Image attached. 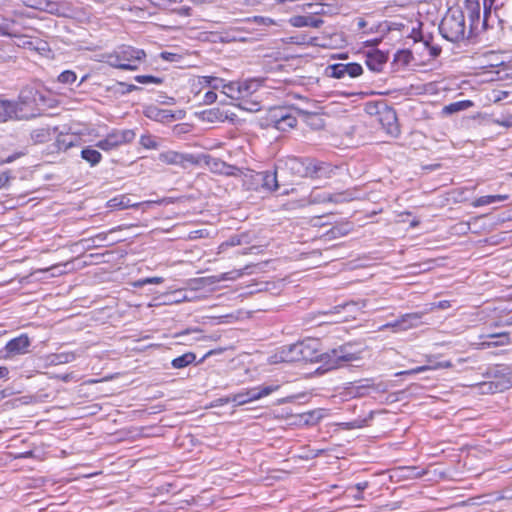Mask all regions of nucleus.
Returning a JSON list of instances; mask_svg holds the SVG:
<instances>
[{"mask_svg":"<svg viewBox=\"0 0 512 512\" xmlns=\"http://www.w3.org/2000/svg\"><path fill=\"white\" fill-rule=\"evenodd\" d=\"M298 346L301 361H322L327 365V370L338 368L343 363L356 361L360 358L358 354L349 352L347 346L333 349L330 353L320 354V343L317 339H306L299 342Z\"/></svg>","mask_w":512,"mask_h":512,"instance_id":"1","label":"nucleus"},{"mask_svg":"<svg viewBox=\"0 0 512 512\" xmlns=\"http://www.w3.org/2000/svg\"><path fill=\"white\" fill-rule=\"evenodd\" d=\"M439 30L441 35L450 42H460L467 39V27L464 12L460 9H450L443 17Z\"/></svg>","mask_w":512,"mask_h":512,"instance_id":"2","label":"nucleus"},{"mask_svg":"<svg viewBox=\"0 0 512 512\" xmlns=\"http://www.w3.org/2000/svg\"><path fill=\"white\" fill-rule=\"evenodd\" d=\"M144 50L135 49L131 46H121L112 53L103 55L104 61L111 67L122 70H136L144 60Z\"/></svg>","mask_w":512,"mask_h":512,"instance_id":"3","label":"nucleus"},{"mask_svg":"<svg viewBox=\"0 0 512 512\" xmlns=\"http://www.w3.org/2000/svg\"><path fill=\"white\" fill-rule=\"evenodd\" d=\"M286 166L301 177H315L322 169V163L311 159L289 158Z\"/></svg>","mask_w":512,"mask_h":512,"instance_id":"4","label":"nucleus"},{"mask_svg":"<svg viewBox=\"0 0 512 512\" xmlns=\"http://www.w3.org/2000/svg\"><path fill=\"white\" fill-rule=\"evenodd\" d=\"M135 137L132 130L113 131L109 133L104 139L96 143V147L103 151L113 150L121 145L130 143Z\"/></svg>","mask_w":512,"mask_h":512,"instance_id":"5","label":"nucleus"},{"mask_svg":"<svg viewBox=\"0 0 512 512\" xmlns=\"http://www.w3.org/2000/svg\"><path fill=\"white\" fill-rule=\"evenodd\" d=\"M271 121L274 127L280 131H286L297 124L295 116L289 114L285 109H274L271 113Z\"/></svg>","mask_w":512,"mask_h":512,"instance_id":"6","label":"nucleus"},{"mask_svg":"<svg viewBox=\"0 0 512 512\" xmlns=\"http://www.w3.org/2000/svg\"><path fill=\"white\" fill-rule=\"evenodd\" d=\"M120 239H110L109 233H99L93 237L82 239L81 243L85 245L87 249L97 248L102 246H111L118 243Z\"/></svg>","mask_w":512,"mask_h":512,"instance_id":"7","label":"nucleus"},{"mask_svg":"<svg viewBox=\"0 0 512 512\" xmlns=\"http://www.w3.org/2000/svg\"><path fill=\"white\" fill-rule=\"evenodd\" d=\"M30 346V340L27 335H20L10 340L6 345V350L9 355H17L26 353Z\"/></svg>","mask_w":512,"mask_h":512,"instance_id":"8","label":"nucleus"},{"mask_svg":"<svg viewBox=\"0 0 512 512\" xmlns=\"http://www.w3.org/2000/svg\"><path fill=\"white\" fill-rule=\"evenodd\" d=\"M387 60V54L380 50H374L367 54L366 64L370 70L380 72Z\"/></svg>","mask_w":512,"mask_h":512,"instance_id":"9","label":"nucleus"},{"mask_svg":"<svg viewBox=\"0 0 512 512\" xmlns=\"http://www.w3.org/2000/svg\"><path fill=\"white\" fill-rule=\"evenodd\" d=\"M426 314V312H413L406 313L399 317L400 321V330L406 331L411 328L418 327L421 323V318Z\"/></svg>","mask_w":512,"mask_h":512,"instance_id":"10","label":"nucleus"},{"mask_svg":"<svg viewBox=\"0 0 512 512\" xmlns=\"http://www.w3.org/2000/svg\"><path fill=\"white\" fill-rule=\"evenodd\" d=\"M289 23L293 27H314L319 28L323 24V20L313 16H293L289 19Z\"/></svg>","mask_w":512,"mask_h":512,"instance_id":"11","label":"nucleus"},{"mask_svg":"<svg viewBox=\"0 0 512 512\" xmlns=\"http://www.w3.org/2000/svg\"><path fill=\"white\" fill-rule=\"evenodd\" d=\"M279 357L282 362L301 361L298 343L283 347L280 351Z\"/></svg>","mask_w":512,"mask_h":512,"instance_id":"12","label":"nucleus"},{"mask_svg":"<svg viewBox=\"0 0 512 512\" xmlns=\"http://www.w3.org/2000/svg\"><path fill=\"white\" fill-rule=\"evenodd\" d=\"M17 104L11 101L0 102V122H6L9 119L17 118Z\"/></svg>","mask_w":512,"mask_h":512,"instance_id":"13","label":"nucleus"},{"mask_svg":"<svg viewBox=\"0 0 512 512\" xmlns=\"http://www.w3.org/2000/svg\"><path fill=\"white\" fill-rule=\"evenodd\" d=\"M278 385H271V386H263V387H255L252 389H248L245 391V394L247 395V398H249V401L258 400L262 397L268 396L272 392L278 390Z\"/></svg>","mask_w":512,"mask_h":512,"instance_id":"14","label":"nucleus"},{"mask_svg":"<svg viewBox=\"0 0 512 512\" xmlns=\"http://www.w3.org/2000/svg\"><path fill=\"white\" fill-rule=\"evenodd\" d=\"M261 83L257 79H248L240 82V99L252 96L260 88Z\"/></svg>","mask_w":512,"mask_h":512,"instance_id":"15","label":"nucleus"},{"mask_svg":"<svg viewBox=\"0 0 512 512\" xmlns=\"http://www.w3.org/2000/svg\"><path fill=\"white\" fill-rule=\"evenodd\" d=\"M487 338H496L498 340L492 341H485L481 343L482 348H490V347H497V346H505L510 344V337L508 332H501V333H495V334H489L486 336Z\"/></svg>","mask_w":512,"mask_h":512,"instance_id":"16","label":"nucleus"},{"mask_svg":"<svg viewBox=\"0 0 512 512\" xmlns=\"http://www.w3.org/2000/svg\"><path fill=\"white\" fill-rule=\"evenodd\" d=\"M107 206L111 209L123 210L130 207H138V203H132L125 195L116 196L107 202Z\"/></svg>","mask_w":512,"mask_h":512,"instance_id":"17","label":"nucleus"},{"mask_svg":"<svg viewBox=\"0 0 512 512\" xmlns=\"http://www.w3.org/2000/svg\"><path fill=\"white\" fill-rule=\"evenodd\" d=\"M159 160L169 165H183L187 158L178 152L168 151L159 155Z\"/></svg>","mask_w":512,"mask_h":512,"instance_id":"18","label":"nucleus"},{"mask_svg":"<svg viewBox=\"0 0 512 512\" xmlns=\"http://www.w3.org/2000/svg\"><path fill=\"white\" fill-rule=\"evenodd\" d=\"M466 9L469 13V18L471 21L468 33H471V31L474 29L475 22L480 18V4L478 1L468 0L466 2Z\"/></svg>","mask_w":512,"mask_h":512,"instance_id":"19","label":"nucleus"},{"mask_svg":"<svg viewBox=\"0 0 512 512\" xmlns=\"http://www.w3.org/2000/svg\"><path fill=\"white\" fill-rule=\"evenodd\" d=\"M250 266L247 265L244 269L239 270H233L231 272L222 273L219 276H212L209 277L210 283H217L221 281H227V280H236L243 276L244 271L247 270Z\"/></svg>","mask_w":512,"mask_h":512,"instance_id":"20","label":"nucleus"},{"mask_svg":"<svg viewBox=\"0 0 512 512\" xmlns=\"http://www.w3.org/2000/svg\"><path fill=\"white\" fill-rule=\"evenodd\" d=\"M259 175L261 176L264 188L271 190V191L278 189L279 185H278V181H277L276 171L275 172L266 171V172L260 173Z\"/></svg>","mask_w":512,"mask_h":512,"instance_id":"21","label":"nucleus"},{"mask_svg":"<svg viewBox=\"0 0 512 512\" xmlns=\"http://www.w3.org/2000/svg\"><path fill=\"white\" fill-rule=\"evenodd\" d=\"M196 359V355L193 352H187L172 360V367L175 369L184 368L192 364Z\"/></svg>","mask_w":512,"mask_h":512,"instance_id":"22","label":"nucleus"},{"mask_svg":"<svg viewBox=\"0 0 512 512\" xmlns=\"http://www.w3.org/2000/svg\"><path fill=\"white\" fill-rule=\"evenodd\" d=\"M81 157L85 161L90 163L91 166L97 165L102 159L101 153L95 149L90 148V147L84 148L81 151Z\"/></svg>","mask_w":512,"mask_h":512,"instance_id":"23","label":"nucleus"},{"mask_svg":"<svg viewBox=\"0 0 512 512\" xmlns=\"http://www.w3.org/2000/svg\"><path fill=\"white\" fill-rule=\"evenodd\" d=\"M508 199L507 195H488L477 198L473 201L472 205L474 207H480L485 205H490L498 201H505Z\"/></svg>","mask_w":512,"mask_h":512,"instance_id":"24","label":"nucleus"},{"mask_svg":"<svg viewBox=\"0 0 512 512\" xmlns=\"http://www.w3.org/2000/svg\"><path fill=\"white\" fill-rule=\"evenodd\" d=\"M50 363L54 365L66 364L76 359V355L73 352H64L53 354L49 357Z\"/></svg>","mask_w":512,"mask_h":512,"instance_id":"25","label":"nucleus"},{"mask_svg":"<svg viewBox=\"0 0 512 512\" xmlns=\"http://www.w3.org/2000/svg\"><path fill=\"white\" fill-rule=\"evenodd\" d=\"M222 92L231 99H240V82H230L223 85Z\"/></svg>","mask_w":512,"mask_h":512,"instance_id":"26","label":"nucleus"},{"mask_svg":"<svg viewBox=\"0 0 512 512\" xmlns=\"http://www.w3.org/2000/svg\"><path fill=\"white\" fill-rule=\"evenodd\" d=\"M25 6L42 11L50 10L53 3L47 0H23Z\"/></svg>","mask_w":512,"mask_h":512,"instance_id":"27","label":"nucleus"},{"mask_svg":"<svg viewBox=\"0 0 512 512\" xmlns=\"http://www.w3.org/2000/svg\"><path fill=\"white\" fill-rule=\"evenodd\" d=\"M384 119L387 120V123L389 126V128H388L389 133H394V132L398 131L397 126L395 125L397 117H396V113L394 110L386 109L384 112L383 118H381V121H383Z\"/></svg>","mask_w":512,"mask_h":512,"instance_id":"28","label":"nucleus"},{"mask_svg":"<svg viewBox=\"0 0 512 512\" xmlns=\"http://www.w3.org/2000/svg\"><path fill=\"white\" fill-rule=\"evenodd\" d=\"M355 197L349 191L328 194L327 202L343 203L353 200Z\"/></svg>","mask_w":512,"mask_h":512,"instance_id":"29","label":"nucleus"},{"mask_svg":"<svg viewBox=\"0 0 512 512\" xmlns=\"http://www.w3.org/2000/svg\"><path fill=\"white\" fill-rule=\"evenodd\" d=\"M436 369H441V366H438V362L433 363V364H429V365L419 366L417 368L410 369V370H407V371H401V372L396 373L395 375L396 376L412 375V374H418V373H421V372H424V371L436 370Z\"/></svg>","mask_w":512,"mask_h":512,"instance_id":"30","label":"nucleus"},{"mask_svg":"<svg viewBox=\"0 0 512 512\" xmlns=\"http://www.w3.org/2000/svg\"><path fill=\"white\" fill-rule=\"evenodd\" d=\"M471 105H472L471 101H459V102L451 103L450 105H447L444 107V112L449 113V114L455 113V112H458L461 110H465L468 107H470Z\"/></svg>","mask_w":512,"mask_h":512,"instance_id":"31","label":"nucleus"},{"mask_svg":"<svg viewBox=\"0 0 512 512\" xmlns=\"http://www.w3.org/2000/svg\"><path fill=\"white\" fill-rule=\"evenodd\" d=\"M395 472L405 478H419L425 473L424 471L418 472L415 467H402Z\"/></svg>","mask_w":512,"mask_h":512,"instance_id":"32","label":"nucleus"},{"mask_svg":"<svg viewBox=\"0 0 512 512\" xmlns=\"http://www.w3.org/2000/svg\"><path fill=\"white\" fill-rule=\"evenodd\" d=\"M211 81H218L217 77L213 76H199L196 79L193 80L192 87L193 89H197V93L200 91V88L202 87H208V84L211 83Z\"/></svg>","mask_w":512,"mask_h":512,"instance_id":"33","label":"nucleus"},{"mask_svg":"<svg viewBox=\"0 0 512 512\" xmlns=\"http://www.w3.org/2000/svg\"><path fill=\"white\" fill-rule=\"evenodd\" d=\"M327 72L331 77L344 78L346 76L345 64H335L327 68Z\"/></svg>","mask_w":512,"mask_h":512,"instance_id":"34","label":"nucleus"},{"mask_svg":"<svg viewBox=\"0 0 512 512\" xmlns=\"http://www.w3.org/2000/svg\"><path fill=\"white\" fill-rule=\"evenodd\" d=\"M242 238H244V235H235L232 236L228 241L223 242L219 248L218 253H222L226 250L227 247H234L242 244Z\"/></svg>","mask_w":512,"mask_h":512,"instance_id":"35","label":"nucleus"},{"mask_svg":"<svg viewBox=\"0 0 512 512\" xmlns=\"http://www.w3.org/2000/svg\"><path fill=\"white\" fill-rule=\"evenodd\" d=\"M345 70H346V75H348L350 78L358 77L363 72L361 65H359L357 63L345 64Z\"/></svg>","mask_w":512,"mask_h":512,"instance_id":"36","label":"nucleus"},{"mask_svg":"<svg viewBox=\"0 0 512 512\" xmlns=\"http://www.w3.org/2000/svg\"><path fill=\"white\" fill-rule=\"evenodd\" d=\"M135 80L141 84H161L162 78L151 76V75H139L135 77Z\"/></svg>","mask_w":512,"mask_h":512,"instance_id":"37","label":"nucleus"},{"mask_svg":"<svg viewBox=\"0 0 512 512\" xmlns=\"http://www.w3.org/2000/svg\"><path fill=\"white\" fill-rule=\"evenodd\" d=\"M327 199H328V193H319L316 191H312L309 196L308 203L309 204L324 203V202H327Z\"/></svg>","mask_w":512,"mask_h":512,"instance_id":"38","label":"nucleus"},{"mask_svg":"<svg viewBox=\"0 0 512 512\" xmlns=\"http://www.w3.org/2000/svg\"><path fill=\"white\" fill-rule=\"evenodd\" d=\"M76 79H77L76 74L70 70L64 71L58 76L59 82L65 83V84L74 83L76 81Z\"/></svg>","mask_w":512,"mask_h":512,"instance_id":"39","label":"nucleus"},{"mask_svg":"<svg viewBox=\"0 0 512 512\" xmlns=\"http://www.w3.org/2000/svg\"><path fill=\"white\" fill-rule=\"evenodd\" d=\"M13 25L14 21H5L3 24H0V35L17 36L16 31L13 29Z\"/></svg>","mask_w":512,"mask_h":512,"instance_id":"40","label":"nucleus"},{"mask_svg":"<svg viewBox=\"0 0 512 512\" xmlns=\"http://www.w3.org/2000/svg\"><path fill=\"white\" fill-rule=\"evenodd\" d=\"M450 302L447 301V300H443V301H440L438 303H431L429 305H427V308L424 310V312L429 313L435 309H448L450 307Z\"/></svg>","mask_w":512,"mask_h":512,"instance_id":"41","label":"nucleus"},{"mask_svg":"<svg viewBox=\"0 0 512 512\" xmlns=\"http://www.w3.org/2000/svg\"><path fill=\"white\" fill-rule=\"evenodd\" d=\"M229 401V399L227 400ZM230 401L236 403L237 405H244L249 401V398H247V395L245 394V392H240V393H237V394H234Z\"/></svg>","mask_w":512,"mask_h":512,"instance_id":"42","label":"nucleus"},{"mask_svg":"<svg viewBox=\"0 0 512 512\" xmlns=\"http://www.w3.org/2000/svg\"><path fill=\"white\" fill-rule=\"evenodd\" d=\"M48 136H49L48 130L44 129V128L34 130L32 132V138L39 142L44 141Z\"/></svg>","mask_w":512,"mask_h":512,"instance_id":"43","label":"nucleus"},{"mask_svg":"<svg viewBox=\"0 0 512 512\" xmlns=\"http://www.w3.org/2000/svg\"><path fill=\"white\" fill-rule=\"evenodd\" d=\"M359 388H367V389H373L376 391L385 392L387 390V386L383 383H379L377 385L370 383L369 380H366V384L359 386Z\"/></svg>","mask_w":512,"mask_h":512,"instance_id":"44","label":"nucleus"},{"mask_svg":"<svg viewBox=\"0 0 512 512\" xmlns=\"http://www.w3.org/2000/svg\"><path fill=\"white\" fill-rule=\"evenodd\" d=\"M385 329H392L394 332L401 331L399 318H397L394 322L387 323L379 327V331H383Z\"/></svg>","mask_w":512,"mask_h":512,"instance_id":"45","label":"nucleus"},{"mask_svg":"<svg viewBox=\"0 0 512 512\" xmlns=\"http://www.w3.org/2000/svg\"><path fill=\"white\" fill-rule=\"evenodd\" d=\"M305 423L307 424H314L315 421L319 420L321 418L320 412L313 411L305 415Z\"/></svg>","mask_w":512,"mask_h":512,"instance_id":"46","label":"nucleus"},{"mask_svg":"<svg viewBox=\"0 0 512 512\" xmlns=\"http://www.w3.org/2000/svg\"><path fill=\"white\" fill-rule=\"evenodd\" d=\"M165 111H160L156 108H148L146 115L150 118L159 119L164 117Z\"/></svg>","mask_w":512,"mask_h":512,"instance_id":"47","label":"nucleus"},{"mask_svg":"<svg viewBox=\"0 0 512 512\" xmlns=\"http://www.w3.org/2000/svg\"><path fill=\"white\" fill-rule=\"evenodd\" d=\"M11 176L9 172H3L0 174V189L8 187Z\"/></svg>","mask_w":512,"mask_h":512,"instance_id":"48","label":"nucleus"},{"mask_svg":"<svg viewBox=\"0 0 512 512\" xmlns=\"http://www.w3.org/2000/svg\"><path fill=\"white\" fill-rule=\"evenodd\" d=\"M217 94L214 91H208L204 95V103L205 104H212L216 101Z\"/></svg>","mask_w":512,"mask_h":512,"instance_id":"49","label":"nucleus"},{"mask_svg":"<svg viewBox=\"0 0 512 512\" xmlns=\"http://www.w3.org/2000/svg\"><path fill=\"white\" fill-rule=\"evenodd\" d=\"M208 233L205 230H196L190 233L191 239H197L207 236Z\"/></svg>","mask_w":512,"mask_h":512,"instance_id":"50","label":"nucleus"},{"mask_svg":"<svg viewBox=\"0 0 512 512\" xmlns=\"http://www.w3.org/2000/svg\"><path fill=\"white\" fill-rule=\"evenodd\" d=\"M218 81H211V83L208 84V87H211L213 90H217L219 88L223 89V80L217 77Z\"/></svg>","mask_w":512,"mask_h":512,"instance_id":"51","label":"nucleus"},{"mask_svg":"<svg viewBox=\"0 0 512 512\" xmlns=\"http://www.w3.org/2000/svg\"><path fill=\"white\" fill-rule=\"evenodd\" d=\"M358 304H359V303H357V302H349V303H346V304H344V305H339V306H336V307L334 308V310H333V311H331V312H329L328 314L339 313L341 309H344V308H346V307H348V306H356V305H358Z\"/></svg>","mask_w":512,"mask_h":512,"instance_id":"52","label":"nucleus"},{"mask_svg":"<svg viewBox=\"0 0 512 512\" xmlns=\"http://www.w3.org/2000/svg\"><path fill=\"white\" fill-rule=\"evenodd\" d=\"M208 164L211 166L212 169L215 171H220V166L223 167L224 164L216 159H212L208 161Z\"/></svg>","mask_w":512,"mask_h":512,"instance_id":"53","label":"nucleus"},{"mask_svg":"<svg viewBox=\"0 0 512 512\" xmlns=\"http://www.w3.org/2000/svg\"><path fill=\"white\" fill-rule=\"evenodd\" d=\"M163 278L162 277H149V278H146V282L147 284H161L163 283Z\"/></svg>","mask_w":512,"mask_h":512,"instance_id":"54","label":"nucleus"},{"mask_svg":"<svg viewBox=\"0 0 512 512\" xmlns=\"http://www.w3.org/2000/svg\"><path fill=\"white\" fill-rule=\"evenodd\" d=\"M22 155H23V153H16V154H14V155H11V156L7 157V158L3 161V163H11V162H13L14 160H16L17 158H19V157H20V156H22Z\"/></svg>","mask_w":512,"mask_h":512,"instance_id":"55","label":"nucleus"},{"mask_svg":"<svg viewBox=\"0 0 512 512\" xmlns=\"http://www.w3.org/2000/svg\"><path fill=\"white\" fill-rule=\"evenodd\" d=\"M367 487H368V482H366V481L357 483L356 486H355V488L357 489V491L359 493H361Z\"/></svg>","mask_w":512,"mask_h":512,"instance_id":"56","label":"nucleus"},{"mask_svg":"<svg viewBox=\"0 0 512 512\" xmlns=\"http://www.w3.org/2000/svg\"><path fill=\"white\" fill-rule=\"evenodd\" d=\"M161 56L165 60L173 61L175 59V57H176V54L168 53V52H163L161 54Z\"/></svg>","mask_w":512,"mask_h":512,"instance_id":"57","label":"nucleus"},{"mask_svg":"<svg viewBox=\"0 0 512 512\" xmlns=\"http://www.w3.org/2000/svg\"><path fill=\"white\" fill-rule=\"evenodd\" d=\"M146 284H147V282H146V278H145V279H140V280H137V281L133 282L132 285L134 287L140 288V287H143Z\"/></svg>","mask_w":512,"mask_h":512,"instance_id":"58","label":"nucleus"},{"mask_svg":"<svg viewBox=\"0 0 512 512\" xmlns=\"http://www.w3.org/2000/svg\"><path fill=\"white\" fill-rule=\"evenodd\" d=\"M438 366L442 368H451L453 365L450 361L438 362Z\"/></svg>","mask_w":512,"mask_h":512,"instance_id":"59","label":"nucleus"},{"mask_svg":"<svg viewBox=\"0 0 512 512\" xmlns=\"http://www.w3.org/2000/svg\"><path fill=\"white\" fill-rule=\"evenodd\" d=\"M56 378H59V379H61L64 382H68L72 378V374H65V375H61V376H56Z\"/></svg>","mask_w":512,"mask_h":512,"instance_id":"60","label":"nucleus"},{"mask_svg":"<svg viewBox=\"0 0 512 512\" xmlns=\"http://www.w3.org/2000/svg\"><path fill=\"white\" fill-rule=\"evenodd\" d=\"M8 375V369L6 367H0V378Z\"/></svg>","mask_w":512,"mask_h":512,"instance_id":"61","label":"nucleus"},{"mask_svg":"<svg viewBox=\"0 0 512 512\" xmlns=\"http://www.w3.org/2000/svg\"><path fill=\"white\" fill-rule=\"evenodd\" d=\"M495 0H484V7H485V10L487 11L488 7H491L493 5Z\"/></svg>","mask_w":512,"mask_h":512,"instance_id":"62","label":"nucleus"},{"mask_svg":"<svg viewBox=\"0 0 512 512\" xmlns=\"http://www.w3.org/2000/svg\"><path fill=\"white\" fill-rule=\"evenodd\" d=\"M503 325L512 326V315L509 318H507L506 320H504Z\"/></svg>","mask_w":512,"mask_h":512,"instance_id":"63","label":"nucleus"},{"mask_svg":"<svg viewBox=\"0 0 512 512\" xmlns=\"http://www.w3.org/2000/svg\"><path fill=\"white\" fill-rule=\"evenodd\" d=\"M136 89H138V87H137V86H135V85H129V86H128V88H127V91H132V90H136Z\"/></svg>","mask_w":512,"mask_h":512,"instance_id":"64","label":"nucleus"}]
</instances>
